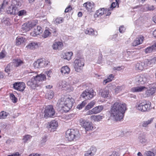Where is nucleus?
I'll list each match as a JSON object with an SVG mask.
<instances>
[{
  "mask_svg": "<svg viewBox=\"0 0 156 156\" xmlns=\"http://www.w3.org/2000/svg\"><path fill=\"white\" fill-rule=\"evenodd\" d=\"M10 0H4L3 3L0 5V13L3 12L5 8L9 4Z\"/></svg>",
  "mask_w": 156,
  "mask_h": 156,
  "instance_id": "6ab92c4d",
  "label": "nucleus"
},
{
  "mask_svg": "<svg viewBox=\"0 0 156 156\" xmlns=\"http://www.w3.org/2000/svg\"><path fill=\"white\" fill-rule=\"evenodd\" d=\"M55 112L53 106L51 105H48L45 108L44 112V117L46 118L52 117L55 115Z\"/></svg>",
  "mask_w": 156,
  "mask_h": 156,
  "instance_id": "423d86ee",
  "label": "nucleus"
},
{
  "mask_svg": "<svg viewBox=\"0 0 156 156\" xmlns=\"http://www.w3.org/2000/svg\"><path fill=\"white\" fill-rule=\"evenodd\" d=\"M73 55V53L72 52H66L63 56V58L64 59L69 60L71 59V57Z\"/></svg>",
  "mask_w": 156,
  "mask_h": 156,
  "instance_id": "72a5a7b5",
  "label": "nucleus"
},
{
  "mask_svg": "<svg viewBox=\"0 0 156 156\" xmlns=\"http://www.w3.org/2000/svg\"><path fill=\"white\" fill-rule=\"evenodd\" d=\"M49 62H46L43 59H38L35 61L33 63L34 67L35 69H40L41 68L47 66Z\"/></svg>",
  "mask_w": 156,
  "mask_h": 156,
  "instance_id": "0eeeda50",
  "label": "nucleus"
},
{
  "mask_svg": "<svg viewBox=\"0 0 156 156\" xmlns=\"http://www.w3.org/2000/svg\"><path fill=\"white\" fill-rule=\"evenodd\" d=\"M135 80L136 83L139 84H142L144 83L146 81V79L143 76L139 75L136 76Z\"/></svg>",
  "mask_w": 156,
  "mask_h": 156,
  "instance_id": "a878e982",
  "label": "nucleus"
},
{
  "mask_svg": "<svg viewBox=\"0 0 156 156\" xmlns=\"http://www.w3.org/2000/svg\"><path fill=\"white\" fill-rule=\"evenodd\" d=\"M47 94L48 98V99H52L54 96V92L52 90H50L48 93Z\"/></svg>",
  "mask_w": 156,
  "mask_h": 156,
  "instance_id": "3c124183",
  "label": "nucleus"
},
{
  "mask_svg": "<svg viewBox=\"0 0 156 156\" xmlns=\"http://www.w3.org/2000/svg\"><path fill=\"white\" fill-rule=\"evenodd\" d=\"M144 156H154V154L152 152L148 151H146L144 153Z\"/></svg>",
  "mask_w": 156,
  "mask_h": 156,
  "instance_id": "864d4df0",
  "label": "nucleus"
},
{
  "mask_svg": "<svg viewBox=\"0 0 156 156\" xmlns=\"http://www.w3.org/2000/svg\"><path fill=\"white\" fill-rule=\"evenodd\" d=\"M74 102V100L72 98H68L65 99V106L64 111L68 112L72 108Z\"/></svg>",
  "mask_w": 156,
  "mask_h": 156,
  "instance_id": "1a4fd4ad",
  "label": "nucleus"
},
{
  "mask_svg": "<svg viewBox=\"0 0 156 156\" xmlns=\"http://www.w3.org/2000/svg\"><path fill=\"white\" fill-rule=\"evenodd\" d=\"M6 55V52L5 50H2L0 53V58L1 59L3 58H4Z\"/></svg>",
  "mask_w": 156,
  "mask_h": 156,
  "instance_id": "6e6d98bb",
  "label": "nucleus"
},
{
  "mask_svg": "<svg viewBox=\"0 0 156 156\" xmlns=\"http://www.w3.org/2000/svg\"><path fill=\"white\" fill-rule=\"evenodd\" d=\"M79 131L73 129H68L66 133V137L69 141H71L76 139L79 136Z\"/></svg>",
  "mask_w": 156,
  "mask_h": 156,
  "instance_id": "7ed1b4c3",
  "label": "nucleus"
},
{
  "mask_svg": "<svg viewBox=\"0 0 156 156\" xmlns=\"http://www.w3.org/2000/svg\"><path fill=\"white\" fill-rule=\"evenodd\" d=\"M127 109L126 105L120 102H116L111 106L110 112V116L116 121H120L124 116Z\"/></svg>",
  "mask_w": 156,
  "mask_h": 156,
  "instance_id": "f257e3e1",
  "label": "nucleus"
},
{
  "mask_svg": "<svg viewBox=\"0 0 156 156\" xmlns=\"http://www.w3.org/2000/svg\"><path fill=\"white\" fill-rule=\"evenodd\" d=\"M144 39V37L142 35L138 36L135 40L132 43V45L136 46L142 44Z\"/></svg>",
  "mask_w": 156,
  "mask_h": 156,
  "instance_id": "f8f14e48",
  "label": "nucleus"
},
{
  "mask_svg": "<svg viewBox=\"0 0 156 156\" xmlns=\"http://www.w3.org/2000/svg\"><path fill=\"white\" fill-rule=\"evenodd\" d=\"M36 24L33 22H31L28 23L26 25H24L22 26V29L23 30L25 31H28L30 29L36 25Z\"/></svg>",
  "mask_w": 156,
  "mask_h": 156,
  "instance_id": "a211bd4d",
  "label": "nucleus"
},
{
  "mask_svg": "<svg viewBox=\"0 0 156 156\" xmlns=\"http://www.w3.org/2000/svg\"><path fill=\"white\" fill-rule=\"evenodd\" d=\"M154 118H151L148 120L142 121L140 126L143 127H147L152 122Z\"/></svg>",
  "mask_w": 156,
  "mask_h": 156,
  "instance_id": "dca6fc26",
  "label": "nucleus"
},
{
  "mask_svg": "<svg viewBox=\"0 0 156 156\" xmlns=\"http://www.w3.org/2000/svg\"><path fill=\"white\" fill-rule=\"evenodd\" d=\"M99 95L103 98H107L108 97L109 92L108 90L105 89L104 90L100 89L99 91Z\"/></svg>",
  "mask_w": 156,
  "mask_h": 156,
  "instance_id": "393cba45",
  "label": "nucleus"
},
{
  "mask_svg": "<svg viewBox=\"0 0 156 156\" xmlns=\"http://www.w3.org/2000/svg\"><path fill=\"white\" fill-rule=\"evenodd\" d=\"M147 66L145 60L143 62L137 63L136 65V69L137 70H142Z\"/></svg>",
  "mask_w": 156,
  "mask_h": 156,
  "instance_id": "ddd939ff",
  "label": "nucleus"
},
{
  "mask_svg": "<svg viewBox=\"0 0 156 156\" xmlns=\"http://www.w3.org/2000/svg\"><path fill=\"white\" fill-rule=\"evenodd\" d=\"M61 72L62 74L68 75L70 73V69L68 66H64L62 67Z\"/></svg>",
  "mask_w": 156,
  "mask_h": 156,
  "instance_id": "cd10ccee",
  "label": "nucleus"
},
{
  "mask_svg": "<svg viewBox=\"0 0 156 156\" xmlns=\"http://www.w3.org/2000/svg\"><path fill=\"white\" fill-rule=\"evenodd\" d=\"M16 8L12 6V7H10L8 8L7 10V12L8 14L11 15H15L16 13Z\"/></svg>",
  "mask_w": 156,
  "mask_h": 156,
  "instance_id": "7c9ffc66",
  "label": "nucleus"
},
{
  "mask_svg": "<svg viewBox=\"0 0 156 156\" xmlns=\"http://www.w3.org/2000/svg\"><path fill=\"white\" fill-rule=\"evenodd\" d=\"M10 98L13 103H16L17 101V98L12 93L10 94Z\"/></svg>",
  "mask_w": 156,
  "mask_h": 156,
  "instance_id": "09e8293b",
  "label": "nucleus"
},
{
  "mask_svg": "<svg viewBox=\"0 0 156 156\" xmlns=\"http://www.w3.org/2000/svg\"><path fill=\"white\" fill-rule=\"evenodd\" d=\"M12 67L10 65H8L5 69V71L9 74V72L12 70Z\"/></svg>",
  "mask_w": 156,
  "mask_h": 156,
  "instance_id": "8fccbe9b",
  "label": "nucleus"
},
{
  "mask_svg": "<svg viewBox=\"0 0 156 156\" xmlns=\"http://www.w3.org/2000/svg\"><path fill=\"white\" fill-rule=\"evenodd\" d=\"M95 104V101H92L85 107V110H88L91 108Z\"/></svg>",
  "mask_w": 156,
  "mask_h": 156,
  "instance_id": "a19ab883",
  "label": "nucleus"
},
{
  "mask_svg": "<svg viewBox=\"0 0 156 156\" xmlns=\"http://www.w3.org/2000/svg\"><path fill=\"white\" fill-rule=\"evenodd\" d=\"M97 151L96 148L95 147H91L90 150L85 152L84 156H92Z\"/></svg>",
  "mask_w": 156,
  "mask_h": 156,
  "instance_id": "4468645a",
  "label": "nucleus"
},
{
  "mask_svg": "<svg viewBox=\"0 0 156 156\" xmlns=\"http://www.w3.org/2000/svg\"><path fill=\"white\" fill-rule=\"evenodd\" d=\"M96 95V92H94L93 90L91 88L90 90L87 89L83 91L80 95L81 98L85 99H90Z\"/></svg>",
  "mask_w": 156,
  "mask_h": 156,
  "instance_id": "39448f33",
  "label": "nucleus"
},
{
  "mask_svg": "<svg viewBox=\"0 0 156 156\" xmlns=\"http://www.w3.org/2000/svg\"><path fill=\"white\" fill-rule=\"evenodd\" d=\"M138 140L139 142L142 144L145 143L147 141L145 136L143 135L140 136L138 138Z\"/></svg>",
  "mask_w": 156,
  "mask_h": 156,
  "instance_id": "c9c22d12",
  "label": "nucleus"
},
{
  "mask_svg": "<svg viewBox=\"0 0 156 156\" xmlns=\"http://www.w3.org/2000/svg\"><path fill=\"white\" fill-rule=\"evenodd\" d=\"M146 89L144 86H140L132 87L131 89V91L134 92H139L142 91Z\"/></svg>",
  "mask_w": 156,
  "mask_h": 156,
  "instance_id": "aec40b11",
  "label": "nucleus"
},
{
  "mask_svg": "<svg viewBox=\"0 0 156 156\" xmlns=\"http://www.w3.org/2000/svg\"><path fill=\"white\" fill-rule=\"evenodd\" d=\"M80 125L87 131L91 130L93 128L92 124L90 122H87L82 119L79 120Z\"/></svg>",
  "mask_w": 156,
  "mask_h": 156,
  "instance_id": "6e6552de",
  "label": "nucleus"
},
{
  "mask_svg": "<svg viewBox=\"0 0 156 156\" xmlns=\"http://www.w3.org/2000/svg\"><path fill=\"white\" fill-rule=\"evenodd\" d=\"M26 11L25 10H21L18 12V14L19 16H22L26 15Z\"/></svg>",
  "mask_w": 156,
  "mask_h": 156,
  "instance_id": "603ef678",
  "label": "nucleus"
},
{
  "mask_svg": "<svg viewBox=\"0 0 156 156\" xmlns=\"http://www.w3.org/2000/svg\"><path fill=\"white\" fill-rule=\"evenodd\" d=\"M145 60L147 66H151L153 65L156 63V57L149 60L146 59Z\"/></svg>",
  "mask_w": 156,
  "mask_h": 156,
  "instance_id": "b1692460",
  "label": "nucleus"
},
{
  "mask_svg": "<svg viewBox=\"0 0 156 156\" xmlns=\"http://www.w3.org/2000/svg\"><path fill=\"white\" fill-rule=\"evenodd\" d=\"M47 137L46 136H44V137L42 138V139L41 141V143L42 145H44L46 142L47 141Z\"/></svg>",
  "mask_w": 156,
  "mask_h": 156,
  "instance_id": "4d7b16f0",
  "label": "nucleus"
},
{
  "mask_svg": "<svg viewBox=\"0 0 156 156\" xmlns=\"http://www.w3.org/2000/svg\"><path fill=\"white\" fill-rule=\"evenodd\" d=\"M37 44H36L34 42H32L30 43L27 46L26 48L28 49H33L35 48V46H37Z\"/></svg>",
  "mask_w": 156,
  "mask_h": 156,
  "instance_id": "c03bdc74",
  "label": "nucleus"
},
{
  "mask_svg": "<svg viewBox=\"0 0 156 156\" xmlns=\"http://www.w3.org/2000/svg\"><path fill=\"white\" fill-rule=\"evenodd\" d=\"M63 18L61 17L57 18L55 21V23L60 24L63 22Z\"/></svg>",
  "mask_w": 156,
  "mask_h": 156,
  "instance_id": "5fc2aeb1",
  "label": "nucleus"
},
{
  "mask_svg": "<svg viewBox=\"0 0 156 156\" xmlns=\"http://www.w3.org/2000/svg\"><path fill=\"white\" fill-rule=\"evenodd\" d=\"M84 32L86 34H87L91 35H93L94 34V30L93 29L91 28H87L85 30Z\"/></svg>",
  "mask_w": 156,
  "mask_h": 156,
  "instance_id": "ea45409f",
  "label": "nucleus"
},
{
  "mask_svg": "<svg viewBox=\"0 0 156 156\" xmlns=\"http://www.w3.org/2000/svg\"><path fill=\"white\" fill-rule=\"evenodd\" d=\"M51 33L50 31V29H46L44 31V34L42 36L44 38H46L51 35Z\"/></svg>",
  "mask_w": 156,
  "mask_h": 156,
  "instance_id": "e433bc0d",
  "label": "nucleus"
},
{
  "mask_svg": "<svg viewBox=\"0 0 156 156\" xmlns=\"http://www.w3.org/2000/svg\"><path fill=\"white\" fill-rule=\"evenodd\" d=\"M106 11H105L104 8L100 9L96 11L95 14L94 15V16L95 17H97L99 16H101L104 14L105 12Z\"/></svg>",
  "mask_w": 156,
  "mask_h": 156,
  "instance_id": "c756f323",
  "label": "nucleus"
},
{
  "mask_svg": "<svg viewBox=\"0 0 156 156\" xmlns=\"http://www.w3.org/2000/svg\"><path fill=\"white\" fill-rule=\"evenodd\" d=\"M8 113L4 111L0 112V119H3L5 118L7 116Z\"/></svg>",
  "mask_w": 156,
  "mask_h": 156,
  "instance_id": "49530a36",
  "label": "nucleus"
},
{
  "mask_svg": "<svg viewBox=\"0 0 156 156\" xmlns=\"http://www.w3.org/2000/svg\"><path fill=\"white\" fill-rule=\"evenodd\" d=\"M109 156H119V153L117 152L114 151Z\"/></svg>",
  "mask_w": 156,
  "mask_h": 156,
  "instance_id": "680f3d73",
  "label": "nucleus"
},
{
  "mask_svg": "<svg viewBox=\"0 0 156 156\" xmlns=\"http://www.w3.org/2000/svg\"><path fill=\"white\" fill-rule=\"evenodd\" d=\"M50 31L51 34H52L54 36L56 37L58 35V33L57 30L55 29L51 28L50 29Z\"/></svg>",
  "mask_w": 156,
  "mask_h": 156,
  "instance_id": "de8ad7c7",
  "label": "nucleus"
},
{
  "mask_svg": "<svg viewBox=\"0 0 156 156\" xmlns=\"http://www.w3.org/2000/svg\"><path fill=\"white\" fill-rule=\"evenodd\" d=\"M92 114H94V111H93V109L91 110L88 111L87 112V115H90Z\"/></svg>",
  "mask_w": 156,
  "mask_h": 156,
  "instance_id": "338daca9",
  "label": "nucleus"
},
{
  "mask_svg": "<svg viewBox=\"0 0 156 156\" xmlns=\"http://www.w3.org/2000/svg\"><path fill=\"white\" fill-rule=\"evenodd\" d=\"M84 7H85L86 9L89 11H90L93 8V5L90 2H87L83 4Z\"/></svg>",
  "mask_w": 156,
  "mask_h": 156,
  "instance_id": "473e14b6",
  "label": "nucleus"
},
{
  "mask_svg": "<svg viewBox=\"0 0 156 156\" xmlns=\"http://www.w3.org/2000/svg\"><path fill=\"white\" fill-rule=\"evenodd\" d=\"M91 118L94 121H99L102 119L103 116L100 115H92L91 116Z\"/></svg>",
  "mask_w": 156,
  "mask_h": 156,
  "instance_id": "58836bf2",
  "label": "nucleus"
},
{
  "mask_svg": "<svg viewBox=\"0 0 156 156\" xmlns=\"http://www.w3.org/2000/svg\"><path fill=\"white\" fill-rule=\"evenodd\" d=\"M122 89V87L121 86H117L115 89V92H118L121 90Z\"/></svg>",
  "mask_w": 156,
  "mask_h": 156,
  "instance_id": "052dcab7",
  "label": "nucleus"
},
{
  "mask_svg": "<svg viewBox=\"0 0 156 156\" xmlns=\"http://www.w3.org/2000/svg\"><path fill=\"white\" fill-rule=\"evenodd\" d=\"M151 103L149 101L145 100L142 101L136 105L137 109L142 112L148 111L151 109Z\"/></svg>",
  "mask_w": 156,
  "mask_h": 156,
  "instance_id": "f03ea898",
  "label": "nucleus"
},
{
  "mask_svg": "<svg viewBox=\"0 0 156 156\" xmlns=\"http://www.w3.org/2000/svg\"><path fill=\"white\" fill-rule=\"evenodd\" d=\"M156 50V41L151 46L148 47L145 49V52L146 53H149Z\"/></svg>",
  "mask_w": 156,
  "mask_h": 156,
  "instance_id": "4be33fe9",
  "label": "nucleus"
},
{
  "mask_svg": "<svg viewBox=\"0 0 156 156\" xmlns=\"http://www.w3.org/2000/svg\"><path fill=\"white\" fill-rule=\"evenodd\" d=\"M72 9V7L70 5L68 7L66 8L65 10V12H68L69 10H71Z\"/></svg>",
  "mask_w": 156,
  "mask_h": 156,
  "instance_id": "774afa93",
  "label": "nucleus"
},
{
  "mask_svg": "<svg viewBox=\"0 0 156 156\" xmlns=\"http://www.w3.org/2000/svg\"><path fill=\"white\" fill-rule=\"evenodd\" d=\"M103 109V107L102 106H96L93 108L94 114H96L100 112Z\"/></svg>",
  "mask_w": 156,
  "mask_h": 156,
  "instance_id": "f704fd0d",
  "label": "nucleus"
},
{
  "mask_svg": "<svg viewBox=\"0 0 156 156\" xmlns=\"http://www.w3.org/2000/svg\"><path fill=\"white\" fill-rule=\"evenodd\" d=\"M66 82L65 81H62L59 83L58 86L59 88L62 89V88L66 87Z\"/></svg>",
  "mask_w": 156,
  "mask_h": 156,
  "instance_id": "a18cd8bd",
  "label": "nucleus"
},
{
  "mask_svg": "<svg viewBox=\"0 0 156 156\" xmlns=\"http://www.w3.org/2000/svg\"><path fill=\"white\" fill-rule=\"evenodd\" d=\"M15 62L13 64V65L14 66L18 67L20 66L23 63V62L21 60L19 59H16L15 60Z\"/></svg>",
  "mask_w": 156,
  "mask_h": 156,
  "instance_id": "79ce46f5",
  "label": "nucleus"
},
{
  "mask_svg": "<svg viewBox=\"0 0 156 156\" xmlns=\"http://www.w3.org/2000/svg\"><path fill=\"white\" fill-rule=\"evenodd\" d=\"M25 84L22 82H16L13 84V87L14 89L20 91H23L25 88Z\"/></svg>",
  "mask_w": 156,
  "mask_h": 156,
  "instance_id": "9b49d317",
  "label": "nucleus"
},
{
  "mask_svg": "<svg viewBox=\"0 0 156 156\" xmlns=\"http://www.w3.org/2000/svg\"><path fill=\"white\" fill-rule=\"evenodd\" d=\"M41 29L42 28L41 27L37 26L36 29H35V30L34 31V34H33V35L35 36L36 35H39V32H41L42 31Z\"/></svg>",
  "mask_w": 156,
  "mask_h": 156,
  "instance_id": "37998d69",
  "label": "nucleus"
},
{
  "mask_svg": "<svg viewBox=\"0 0 156 156\" xmlns=\"http://www.w3.org/2000/svg\"><path fill=\"white\" fill-rule=\"evenodd\" d=\"M114 77V76L112 74H110L106 79L103 81V84L105 85L107 83L111 81Z\"/></svg>",
  "mask_w": 156,
  "mask_h": 156,
  "instance_id": "4c0bfd02",
  "label": "nucleus"
},
{
  "mask_svg": "<svg viewBox=\"0 0 156 156\" xmlns=\"http://www.w3.org/2000/svg\"><path fill=\"white\" fill-rule=\"evenodd\" d=\"M26 40V38L24 36H19L16 38V44L17 45H19L21 43L25 42Z\"/></svg>",
  "mask_w": 156,
  "mask_h": 156,
  "instance_id": "c85d7f7f",
  "label": "nucleus"
},
{
  "mask_svg": "<svg viewBox=\"0 0 156 156\" xmlns=\"http://www.w3.org/2000/svg\"><path fill=\"white\" fill-rule=\"evenodd\" d=\"M125 30V29L124 28L123 26H122L119 27V30L120 33H123Z\"/></svg>",
  "mask_w": 156,
  "mask_h": 156,
  "instance_id": "13d9d810",
  "label": "nucleus"
},
{
  "mask_svg": "<svg viewBox=\"0 0 156 156\" xmlns=\"http://www.w3.org/2000/svg\"><path fill=\"white\" fill-rule=\"evenodd\" d=\"M34 79L37 82V81H42L43 80H45L46 79V77L45 75L40 74L37 75Z\"/></svg>",
  "mask_w": 156,
  "mask_h": 156,
  "instance_id": "bb28decb",
  "label": "nucleus"
},
{
  "mask_svg": "<svg viewBox=\"0 0 156 156\" xmlns=\"http://www.w3.org/2000/svg\"><path fill=\"white\" fill-rule=\"evenodd\" d=\"M84 59L83 58L76 59L74 62V67L75 70L78 72H80L83 69L84 66Z\"/></svg>",
  "mask_w": 156,
  "mask_h": 156,
  "instance_id": "20e7f679",
  "label": "nucleus"
},
{
  "mask_svg": "<svg viewBox=\"0 0 156 156\" xmlns=\"http://www.w3.org/2000/svg\"><path fill=\"white\" fill-rule=\"evenodd\" d=\"M156 88L155 87H150L149 89L147 90L146 91L145 93V95L147 97H148L151 96L154 93Z\"/></svg>",
  "mask_w": 156,
  "mask_h": 156,
  "instance_id": "5701e85b",
  "label": "nucleus"
},
{
  "mask_svg": "<svg viewBox=\"0 0 156 156\" xmlns=\"http://www.w3.org/2000/svg\"><path fill=\"white\" fill-rule=\"evenodd\" d=\"M22 5L21 2L20 0H16L13 1L12 2V6L16 8L17 9L18 8L20 7Z\"/></svg>",
  "mask_w": 156,
  "mask_h": 156,
  "instance_id": "2f4dec72",
  "label": "nucleus"
},
{
  "mask_svg": "<svg viewBox=\"0 0 156 156\" xmlns=\"http://www.w3.org/2000/svg\"><path fill=\"white\" fill-rule=\"evenodd\" d=\"M30 136L28 135H27L24 136L23 137V140L24 142H26L30 138Z\"/></svg>",
  "mask_w": 156,
  "mask_h": 156,
  "instance_id": "bf43d9fd",
  "label": "nucleus"
},
{
  "mask_svg": "<svg viewBox=\"0 0 156 156\" xmlns=\"http://www.w3.org/2000/svg\"><path fill=\"white\" fill-rule=\"evenodd\" d=\"M154 8L153 5H149L148 7V10L150 11H152L154 10Z\"/></svg>",
  "mask_w": 156,
  "mask_h": 156,
  "instance_id": "0e129e2a",
  "label": "nucleus"
},
{
  "mask_svg": "<svg viewBox=\"0 0 156 156\" xmlns=\"http://www.w3.org/2000/svg\"><path fill=\"white\" fill-rule=\"evenodd\" d=\"M122 69L121 66H119L117 67H114L113 69L114 70H117L118 71H119L121 70Z\"/></svg>",
  "mask_w": 156,
  "mask_h": 156,
  "instance_id": "e2e57ef3",
  "label": "nucleus"
},
{
  "mask_svg": "<svg viewBox=\"0 0 156 156\" xmlns=\"http://www.w3.org/2000/svg\"><path fill=\"white\" fill-rule=\"evenodd\" d=\"M65 99L64 98H62L59 99L57 103V105L59 108L64 111V109L65 108Z\"/></svg>",
  "mask_w": 156,
  "mask_h": 156,
  "instance_id": "412c9836",
  "label": "nucleus"
},
{
  "mask_svg": "<svg viewBox=\"0 0 156 156\" xmlns=\"http://www.w3.org/2000/svg\"><path fill=\"white\" fill-rule=\"evenodd\" d=\"M46 128L50 131H54L58 126L57 121L53 120L46 124Z\"/></svg>",
  "mask_w": 156,
  "mask_h": 156,
  "instance_id": "9d476101",
  "label": "nucleus"
},
{
  "mask_svg": "<svg viewBox=\"0 0 156 156\" xmlns=\"http://www.w3.org/2000/svg\"><path fill=\"white\" fill-rule=\"evenodd\" d=\"M63 46L62 43V42H56L54 43L52 46L53 49L54 50H61Z\"/></svg>",
  "mask_w": 156,
  "mask_h": 156,
  "instance_id": "f3484780",
  "label": "nucleus"
},
{
  "mask_svg": "<svg viewBox=\"0 0 156 156\" xmlns=\"http://www.w3.org/2000/svg\"><path fill=\"white\" fill-rule=\"evenodd\" d=\"M20 154L18 152H16V153L13 154L11 155H9L7 156H20Z\"/></svg>",
  "mask_w": 156,
  "mask_h": 156,
  "instance_id": "69168bd1",
  "label": "nucleus"
},
{
  "mask_svg": "<svg viewBox=\"0 0 156 156\" xmlns=\"http://www.w3.org/2000/svg\"><path fill=\"white\" fill-rule=\"evenodd\" d=\"M27 84L33 89H35L36 87L38 86L37 82L34 78H32L31 80L28 81L27 83Z\"/></svg>",
  "mask_w": 156,
  "mask_h": 156,
  "instance_id": "2eb2a0df",
  "label": "nucleus"
}]
</instances>
